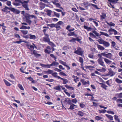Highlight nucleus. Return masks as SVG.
<instances>
[{"mask_svg": "<svg viewBox=\"0 0 122 122\" xmlns=\"http://www.w3.org/2000/svg\"><path fill=\"white\" fill-rule=\"evenodd\" d=\"M43 40L44 42H48L50 41V39L49 37L45 36L43 37Z\"/></svg>", "mask_w": 122, "mask_h": 122, "instance_id": "9d476101", "label": "nucleus"}, {"mask_svg": "<svg viewBox=\"0 0 122 122\" xmlns=\"http://www.w3.org/2000/svg\"><path fill=\"white\" fill-rule=\"evenodd\" d=\"M97 46L98 49L101 50H103L105 49V48L103 47L102 46L100 45L97 44Z\"/></svg>", "mask_w": 122, "mask_h": 122, "instance_id": "b1692460", "label": "nucleus"}, {"mask_svg": "<svg viewBox=\"0 0 122 122\" xmlns=\"http://www.w3.org/2000/svg\"><path fill=\"white\" fill-rule=\"evenodd\" d=\"M71 26L70 25H68L66 27V29L68 30H74V28L71 29H69L71 28Z\"/></svg>", "mask_w": 122, "mask_h": 122, "instance_id": "e433bc0d", "label": "nucleus"}, {"mask_svg": "<svg viewBox=\"0 0 122 122\" xmlns=\"http://www.w3.org/2000/svg\"><path fill=\"white\" fill-rule=\"evenodd\" d=\"M77 114L80 117H82L84 115V113L82 111H78Z\"/></svg>", "mask_w": 122, "mask_h": 122, "instance_id": "f8f14e48", "label": "nucleus"}, {"mask_svg": "<svg viewBox=\"0 0 122 122\" xmlns=\"http://www.w3.org/2000/svg\"><path fill=\"white\" fill-rule=\"evenodd\" d=\"M53 88L56 90L59 91H61V88L60 87V86L59 85L58 86H56V87H54Z\"/></svg>", "mask_w": 122, "mask_h": 122, "instance_id": "c756f323", "label": "nucleus"}, {"mask_svg": "<svg viewBox=\"0 0 122 122\" xmlns=\"http://www.w3.org/2000/svg\"><path fill=\"white\" fill-rule=\"evenodd\" d=\"M100 17L101 19V20H103L106 18L107 16L106 14L104 13H103L102 15H100Z\"/></svg>", "mask_w": 122, "mask_h": 122, "instance_id": "aec40b11", "label": "nucleus"}, {"mask_svg": "<svg viewBox=\"0 0 122 122\" xmlns=\"http://www.w3.org/2000/svg\"><path fill=\"white\" fill-rule=\"evenodd\" d=\"M118 0H110V2L112 3H117V2Z\"/></svg>", "mask_w": 122, "mask_h": 122, "instance_id": "e2e57ef3", "label": "nucleus"}, {"mask_svg": "<svg viewBox=\"0 0 122 122\" xmlns=\"http://www.w3.org/2000/svg\"><path fill=\"white\" fill-rule=\"evenodd\" d=\"M118 83H122V81L119 79L118 78H117L115 80Z\"/></svg>", "mask_w": 122, "mask_h": 122, "instance_id": "4c0bfd02", "label": "nucleus"}, {"mask_svg": "<svg viewBox=\"0 0 122 122\" xmlns=\"http://www.w3.org/2000/svg\"><path fill=\"white\" fill-rule=\"evenodd\" d=\"M103 42L102 43H100L101 44H103L104 46L106 47H109L110 46L109 43L108 42L106 41H103Z\"/></svg>", "mask_w": 122, "mask_h": 122, "instance_id": "1a4fd4ad", "label": "nucleus"}, {"mask_svg": "<svg viewBox=\"0 0 122 122\" xmlns=\"http://www.w3.org/2000/svg\"><path fill=\"white\" fill-rule=\"evenodd\" d=\"M97 61L100 65L103 66V67H105V65L104 64V63L102 59H98L97 60Z\"/></svg>", "mask_w": 122, "mask_h": 122, "instance_id": "423d86ee", "label": "nucleus"}, {"mask_svg": "<svg viewBox=\"0 0 122 122\" xmlns=\"http://www.w3.org/2000/svg\"><path fill=\"white\" fill-rule=\"evenodd\" d=\"M54 15L57 17L59 18L60 16V14L56 12H53Z\"/></svg>", "mask_w": 122, "mask_h": 122, "instance_id": "09e8293b", "label": "nucleus"}, {"mask_svg": "<svg viewBox=\"0 0 122 122\" xmlns=\"http://www.w3.org/2000/svg\"><path fill=\"white\" fill-rule=\"evenodd\" d=\"M107 25L110 26H114L115 24L112 22H110L109 23L107 22Z\"/></svg>", "mask_w": 122, "mask_h": 122, "instance_id": "bb28decb", "label": "nucleus"}, {"mask_svg": "<svg viewBox=\"0 0 122 122\" xmlns=\"http://www.w3.org/2000/svg\"><path fill=\"white\" fill-rule=\"evenodd\" d=\"M3 81L5 84L7 86H10V83L5 79H4Z\"/></svg>", "mask_w": 122, "mask_h": 122, "instance_id": "2f4dec72", "label": "nucleus"}, {"mask_svg": "<svg viewBox=\"0 0 122 122\" xmlns=\"http://www.w3.org/2000/svg\"><path fill=\"white\" fill-rule=\"evenodd\" d=\"M59 74L60 75H62L63 76H67L66 75L65 73H64L63 72H60V73H59Z\"/></svg>", "mask_w": 122, "mask_h": 122, "instance_id": "13d9d810", "label": "nucleus"}, {"mask_svg": "<svg viewBox=\"0 0 122 122\" xmlns=\"http://www.w3.org/2000/svg\"><path fill=\"white\" fill-rule=\"evenodd\" d=\"M76 105L74 104H72L70 105V107L68 109L69 110L71 109L73 110L74 109V107L75 106H76Z\"/></svg>", "mask_w": 122, "mask_h": 122, "instance_id": "473e14b6", "label": "nucleus"}, {"mask_svg": "<svg viewBox=\"0 0 122 122\" xmlns=\"http://www.w3.org/2000/svg\"><path fill=\"white\" fill-rule=\"evenodd\" d=\"M80 107L82 108H84L85 107V105L83 103H80Z\"/></svg>", "mask_w": 122, "mask_h": 122, "instance_id": "0e129e2a", "label": "nucleus"}, {"mask_svg": "<svg viewBox=\"0 0 122 122\" xmlns=\"http://www.w3.org/2000/svg\"><path fill=\"white\" fill-rule=\"evenodd\" d=\"M55 24H48L47 25L48 26L50 27L51 28L55 27Z\"/></svg>", "mask_w": 122, "mask_h": 122, "instance_id": "ea45409f", "label": "nucleus"}, {"mask_svg": "<svg viewBox=\"0 0 122 122\" xmlns=\"http://www.w3.org/2000/svg\"><path fill=\"white\" fill-rule=\"evenodd\" d=\"M29 0H27L26 1L21 0H18V3L16 2V6H18L20 5V3L22 4V6L25 8L26 10H29L28 7V3L29 2Z\"/></svg>", "mask_w": 122, "mask_h": 122, "instance_id": "f257e3e1", "label": "nucleus"}, {"mask_svg": "<svg viewBox=\"0 0 122 122\" xmlns=\"http://www.w3.org/2000/svg\"><path fill=\"white\" fill-rule=\"evenodd\" d=\"M48 42V44L50 45H51L52 47H53L55 46V44H54V43H53L52 42L50 41Z\"/></svg>", "mask_w": 122, "mask_h": 122, "instance_id": "49530a36", "label": "nucleus"}, {"mask_svg": "<svg viewBox=\"0 0 122 122\" xmlns=\"http://www.w3.org/2000/svg\"><path fill=\"white\" fill-rule=\"evenodd\" d=\"M71 102L73 103L76 104L77 102V100L76 98L72 99L71 100Z\"/></svg>", "mask_w": 122, "mask_h": 122, "instance_id": "864d4df0", "label": "nucleus"}, {"mask_svg": "<svg viewBox=\"0 0 122 122\" xmlns=\"http://www.w3.org/2000/svg\"><path fill=\"white\" fill-rule=\"evenodd\" d=\"M105 115L109 119L111 120H113V117L112 115L107 114H106Z\"/></svg>", "mask_w": 122, "mask_h": 122, "instance_id": "a211bd4d", "label": "nucleus"}, {"mask_svg": "<svg viewBox=\"0 0 122 122\" xmlns=\"http://www.w3.org/2000/svg\"><path fill=\"white\" fill-rule=\"evenodd\" d=\"M40 65L43 68H50L51 66H52V64H44L42 63H40Z\"/></svg>", "mask_w": 122, "mask_h": 122, "instance_id": "39448f33", "label": "nucleus"}, {"mask_svg": "<svg viewBox=\"0 0 122 122\" xmlns=\"http://www.w3.org/2000/svg\"><path fill=\"white\" fill-rule=\"evenodd\" d=\"M75 33L74 32H70L69 33L67 34V36H73V35Z\"/></svg>", "mask_w": 122, "mask_h": 122, "instance_id": "8fccbe9b", "label": "nucleus"}, {"mask_svg": "<svg viewBox=\"0 0 122 122\" xmlns=\"http://www.w3.org/2000/svg\"><path fill=\"white\" fill-rule=\"evenodd\" d=\"M36 38V36L34 35L30 34V39H34Z\"/></svg>", "mask_w": 122, "mask_h": 122, "instance_id": "f704fd0d", "label": "nucleus"}, {"mask_svg": "<svg viewBox=\"0 0 122 122\" xmlns=\"http://www.w3.org/2000/svg\"><path fill=\"white\" fill-rule=\"evenodd\" d=\"M65 86L68 89H69L70 90L72 91L74 90V88L70 86H68L67 85H65Z\"/></svg>", "mask_w": 122, "mask_h": 122, "instance_id": "9b49d317", "label": "nucleus"}, {"mask_svg": "<svg viewBox=\"0 0 122 122\" xmlns=\"http://www.w3.org/2000/svg\"><path fill=\"white\" fill-rule=\"evenodd\" d=\"M107 113L108 114H115V113L114 112L112 111H107Z\"/></svg>", "mask_w": 122, "mask_h": 122, "instance_id": "5fc2aeb1", "label": "nucleus"}, {"mask_svg": "<svg viewBox=\"0 0 122 122\" xmlns=\"http://www.w3.org/2000/svg\"><path fill=\"white\" fill-rule=\"evenodd\" d=\"M99 84H101V87L103 88L106 90H107L106 88L108 86L106 85L103 83H100Z\"/></svg>", "mask_w": 122, "mask_h": 122, "instance_id": "2eb2a0df", "label": "nucleus"}, {"mask_svg": "<svg viewBox=\"0 0 122 122\" xmlns=\"http://www.w3.org/2000/svg\"><path fill=\"white\" fill-rule=\"evenodd\" d=\"M44 52L46 53H47L48 54H49L51 52L50 51H48L47 49H45Z\"/></svg>", "mask_w": 122, "mask_h": 122, "instance_id": "603ef678", "label": "nucleus"}, {"mask_svg": "<svg viewBox=\"0 0 122 122\" xmlns=\"http://www.w3.org/2000/svg\"><path fill=\"white\" fill-rule=\"evenodd\" d=\"M53 71L50 69H48L47 71H45L44 72L46 74H52L53 72Z\"/></svg>", "mask_w": 122, "mask_h": 122, "instance_id": "412c9836", "label": "nucleus"}, {"mask_svg": "<svg viewBox=\"0 0 122 122\" xmlns=\"http://www.w3.org/2000/svg\"><path fill=\"white\" fill-rule=\"evenodd\" d=\"M90 36L93 38L97 39V36L101 38L100 37V34L97 32L96 31H92V33H89Z\"/></svg>", "mask_w": 122, "mask_h": 122, "instance_id": "f03ea898", "label": "nucleus"}, {"mask_svg": "<svg viewBox=\"0 0 122 122\" xmlns=\"http://www.w3.org/2000/svg\"><path fill=\"white\" fill-rule=\"evenodd\" d=\"M17 86L21 90L23 91L24 90V89L23 88L22 85L20 84H18Z\"/></svg>", "mask_w": 122, "mask_h": 122, "instance_id": "72a5a7b5", "label": "nucleus"}, {"mask_svg": "<svg viewBox=\"0 0 122 122\" xmlns=\"http://www.w3.org/2000/svg\"><path fill=\"white\" fill-rule=\"evenodd\" d=\"M46 12L47 13V15L49 16H50L52 12V11L50 10H48L46 11Z\"/></svg>", "mask_w": 122, "mask_h": 122, "instance_id": "58836bf2", "label": "nucleus"}, {"mask_svg": "<svg viewBox=\"0 0 122 122\" xmlns=\"http://www.w3.org/2000/svg\"><path fill=\"white\" fill-rule=\"evenodd\" d=\"M57 74V73L56 72H54L53 73L52 75L54 76V77L57 78L58 79H60V78H61V77L60 76H58L56 75Z\"/></svg>", "mask_w": 122, "mask_h": 122, "instance_id": "dca6fc26", "label": "nucleus"}, {"mask_svg": "<svg viewBox=\"0 0 122 122\" xmlns=\"http://www.w3.org/2000/svg\"><path fill=\"white\" fill-rule=\"evenodd\" d=\"M104 60L106 63L107 64H110L112 62V61L106 58H104Z\"/></svg>", "mask_w": 122, "mask_h": 122, "instance_id": "a878e982", "label": "nucleus"}, {"mask_svg": "<svg viewBox=\"0 0 122 122\" xmlns=\"http://www.w3.org/2000/svg\"><path fill=\"white\" fill-rule=\"evenodd\" d=\"M59 25H61L64 24V23L62 21H59L57 23Z\"/></svg>", "mask_w": 122, "mask_h": 122, "instance_id": "338daca9", "label": "nucleus"}, {"mask_svg": "<svg viewBox=\"0 0 122 122\" xmlns=\"http://www.w3.org/2000/svg\"><path fill=\"white\" fill-rule=\"evenodd\" d=\"M22 42L26 43L25 41H22V40H20L19 41H16V43L18 44H20Z\"/></svg>", "mask_w": 122, "mask_h": 122, "instance_id": "79ce46f5", "label": "nucleus"}, {"mask_svg": "<svg viewBox=\"0 0 122 122\" xmlns=\"http://www.w3.org/2000/svg\"><path fill=\"white\" fill-rule=\"evenodd\" d=\"M88 56L90 58H93L94 55L93 54H88Z\"/></svg>", "mask_w": 122, "mask_h": 122, "instance_id": "680f3d73", "label": "nucleus"}, {"mask_svg": "<svg viewBox=\"0 0 122 122\" xmlns=\"http://www.w3.org/2000/svg\"><path fill=\"white\" fill-rule=\"evenodd\" d=\"M114 117L115 120L116 121H117V122H120V119L118 118V116L115 115L114 116Z\"/></svg>", "mask_w": 122, "mask_h": 122, "instance_id": "4be33fe9", "label": "nucleus"}, {"mask_svg": "<svg viewBox=\"0 0 122 122\" xmlns=\"http://www.w3.org/2000/svg\"><path fill=\"white\" fill-rule=\"evenodd\" d=\"M31 54L32 55L34 54L35 56L37 58L41 56V55L40 54H38L37 52L35 50H33V53H31Z\"/></svg>", "mask_w": 122, "mask_h": 122, "instance_id": "0eeeda50", "label": "nucleus"}, {"mask_svg": "<svg viewBox=\"0 0 122 122\" xmlns=\"http://www.w3.org/2000/svg\"><path fill=\"white\" fill-rule=\"evenodd\" d=\"M108 73L109 74V75H110L111 76H113L115 74L113 71L111 70H110L108 72Z\"/></svg>", "mask_w": 122, "mask_h": 122, "instance_id": "4468645a", "label": "nucleus"}, {"mask_svg": "<svg viewBox=\"0 0 122 122\" xmlns=\"http://www.w3.org/2000/svg\"><path fill=\"white\" fill-rule=\"evenodd\" d=\"M30 28V27H27L26 26H22L20 28V29H29Z\"/></svg>", "mask_w": 122, "mask_h": 122, "instance_id": "de8ad7c7", "label": "nucleus"}, {"mask_svg": "<svg viewBox=\"0 0 122 122\" xmlns=\"http://www.w3.org/2000/svg\"><path fill=\"white\" fill-rule=\"evenodd\" d=\"M29 16H30V18H34L35 19H36L37 18V17L36 16L33 15H29Z\"/></svg>", "mask_w": 122, "mask_h": 122, "instance_id": "052dcab7", "label": "nucleus"}, {"mask_svg": "<svg viewBox=\"0 0 122 122\" xmlns=\"http://www.w3.org/2000/svg\"><path fill=\"white\" fill-rule=\"evenodd\" d=\"M2 10L4 12L8 13L10 12L9 8L6 6H5V7L2 9Z\"/></svg>", "mask_w": 122, "mask_h": 122, "instance_id": "6e6552de", "label": "nucleus"}, {"mask_svg": "<svg viewBox=\"0 0 122 122\" xmlns=\"http://www.w3.org/2000/svg\"><path fill=\"white\" fill-rule=\"evenodd\" d=\"M58 2H52V3L54 5L56 6L57 7H59L60 6V5L59 3H58Z\"/></svg>", "mask_w": 122, "mask_h": 122, "instance_id": "393cba45", "label": "nucleus"}, {"mask_svg": "<svg viewBox=\"0 0 122 122\" xmlns=\"http://www.w3.org/2000/svg\"><path fill=\"white\" fill-rule=\"evenodd\" d=\"M9 10H10V11H11L12 12H15V9L14 8H12V7H10L9 8Z\"/></svg>", "mask_w": 122, "mask_h": 122, "instance_id": "bf43d9fd", "label": "nucleus"}, {"mask_svg": "<svg viewBox=\"0 0 122 122\" xmlns=\"http://www.w3.org/2000/svg\"><path fill=\"white\" fill-rule=\"evenodd\" d=\"M100 33H101V34H100V36L102 35H104L107 37H108L109 36V35L107 33H105L101 31L100 32Z\"/></svg>", "mask_w": 122, "mask_h": 122, "instance_id": "7c9ffc66", "label": "nucleus"}, {"mask_svg": "<svg viewBox=\"0 0 122 122\" xmlns=\"http://www.w3.org/2000/svg\"><path fill=\"white\" fill-rule=\"evenodd\" d=\"M61 80L63 81V84H66L68 82V80L66 79H64V78H61H61H60Z\"/></svg>", "mask_w": 122, "mask_h": 122, "instance_id": "f3484780", "label": "nucleus"}, {"mask_svg": "<svg viewBox=\"0 0 122 122\" xmlns=\"http://www.w3.org/2000/svg\"><path fill=\"white\" fill-rule=\"evenodd\" d=\"M79 61L81 63H83V58L81 57H79Z\"/></svg>", "mask_w": 122, "mask_h": 122, "instance_id": "6e6d98bb", "label": "nucleus"}, {"mask_svg": "<svg viewBox=\"0 0 122 122\" xmlns=\"http://www.w3.org/2000/svg\"><path fill=\"white\" fill-rule=\"evenodd\" d=\"M83 4L84 5V7L85 8H87L89 6H91V3H89L87 2H84Z\"/></svg>", "mask_w": 122, "mask_h": 122, "instance_id": "6ab92c4d", "label": "nucleus"}, {"mask_svg": "<svg viewBox=\"0 0 122 122\" xmlns=\"http://www.w3.org/2000/svg\"><path fill=\"white\" fill-rule=\"evenodd\" d=\"M116 102H120V103H122V99H117V100Z\"/></svg>", "mask_w": 122, "mask_h": 122, "instance_id": "774afa93", "label": "nucleus"}, {"mask_svg": "<svg viewBox=\"0 0 122 122\" xmlns=\"http://www.w3.org/2000/svg\"><path fill=\"white\" fill-rule=\"evenodd\" d=\"M55 27L57 29V30H59V29L61 28L60 26L57 23L55 24Z\"/></svg>", "mask_w": 122, "mask_h": 122, "instance_id": "a19ab883", "label": "nucleus"}, {"mask_svg": "<svg viewBox=\"0 0 122 122\" xmlns=\"http://www.w3.org/2000/svg\"><path fill=\"white\" fill-rule=\"evenodd\" d=\"M76 41V39L74 38H72L71 39L69 40V41L71 42H74Z\"/></svg>", "mask_w": 122, "mask_h": 122, "instance_id": "3c124183", "label": "nucleus"}, {"mask_svg": "<svg viewBox=\"0 0 122 122\" xmlns=\"http://www.w3.org/2000/svg\"><path fill=\"white\" fill-rule=\"evenodd\" d=\"M59 62L60 63L62 64L65 66L66 65V62H64L61 60H60L59 61Z\"/></svg>", "mask_w": 122, "mask_h": 122, "instance_id": "a18cd8bd", "label": "nucleus"}, {"mask_svg": "<svg viewBox=\"0 0 122 122\" xmlns=\"http://www.w3.org/2000/svg\"><path fill=\"white\" fill-rule=\"evenodd\" d=\"M30 48H29V49L31 51H32L34 50L35 48L34 46L32 45H30Z\"/></svg>", "mask_w": 122, "mask_h": 122, "instance_id": "4d7b16f0", "label": "nucleus"}, {"mask_svg": "<svg viewBox=\"0 0 122 122\" xmlns=\"http://www.w3.org/2000/svg\"><path fill=\"white\" fill-rule=\"evenodd\" d=\"M52 64V66H54L55 65H57L59 64L58 62L55 61H53L51 64Z\"/></svg>", "mask_w": 122, "mask_h": 122, "instance_id": "37998d69", "label": "nucleus"}, {"mask_svg": "<svg viewBox=\"0 0 122 122\" xmlns=\"http://www.w3.org/2000/svg\"><path fill=\"white\" fill-rule=\"evenodd\" d=\"M91 5L95 9H96L97 10H99L100 9V8L97 6V5L91 3Z\"/></svg>", "mask_w": 122, "mask_h": 122, "instance_id": "5701e85b", "label": "nucleus"}, {"mask_svg": "<svg viewBox=\"0 0 122 122\" xmlns=\"http://www.w3.org/2000/svg\"><path fill=\"white\" fill-rule=\"evenodd\" d=\"M112 54L111 53H109L108 54H107L106 57L109 59H110L112 57Z\"/></svg>", "mask_w": 122, "mask_h": 122, "instance_id": "cd10ccee", "label": "nucleus"}, {"mask_svg": "<svg viewBox=\"0 0 122 122\" xmlns=\"http://www.w3.org/2000/svg\"><path fill=\"white\" fill-rule=\"evenodd\" d=\"M102 117H100L98 116H97L95 117L96 120L97 121H99V120L102 121L101 119H102Z\"/></svg>", "mask_w": 122, "mask_h": 122, "instance_id": "c9c22d12", "label": "nucleus"}, {"mask_svg": "<svg viewBox=\"0 0 122 122\" xmlns=\"http://www.w3.org/2000/svg\"><path fill=\"white\" fill-rule=\"evenodd\" d=\"M76 49L77 50H76L75 48V51L74 52V53L78 55L82 56L84 52V51L82 50L81 48L80 47H78L76 48Z\"/></svg>", "mask_w": 122, "mask_h": 122, "instance_id": "7ed1b4c3", "label": "nucleus"}, {"mask_svg": "<svg viewBox=\"0 0 122 122\" xmlns=\"http://www.w3.org/2000/svg\"><path fill=\"white\" fill-rule=\"evenodd\" d=\"M71 101L70 98H67L65 100L63 101V103L64 104H66V102H67V104L69 105H71L73 104L71 102Z\"/></svg>", "mask_w": 122, "mask_h": 122, "instance_id": "20e7f679", "label": "nucleus"}, {"mask_svg": "<svg viewBox=\"0 0 122 122\" xmlns=\"http://www.w3.org/2000/svg\"><path fill=\"white\" fill-rule=\"evenodd\" d=\"M26 21L29 24V25H30L31 24V21L30 20L28 19H26Z\"/></svg>", "mask_w": 122, "mask_h": 122, "instance_id": "69168bd1", "label": "nucleus"}, {"mask_svg": "<svg viewBox=\"0 0 122 122\" xmlns=\"http://www.w3.org/2000/svg\"><path fill=\"white\" fill-rule=\"evenodd\" d=\"M69 49L68 47L67 46H64L63 48V50L65 51H67Z\"/></svg>", "mask_w": 122, "mask_h": 122, "instance_id": "c03bdc74", "label": "nucleus"}, {"mask_svg": "<svg viewBox=\"0 0 122 122\" xmlns=\"http://www.w3.org/2000/svg\"><path fill=\"white\" fill-rule=\"evenodd\" d=\"M40 7L41 8V9H44L45 7L46 4L42 2H41L40 3Z\"/></svg>", "mask_w": 122, "mask_h": 122, "instance_id": "ddd939ff", "label": "nucleus"}, {"mask_svg": "<svg viewBox=\"0 0 122 122\" xmlns=\"http://www.w3.org/2000/svg\"><path fill=\"white\" fill-rule=\"evenodd\" d=\"M84 27L85 29L86 30H92V28L90 27H88L87 26L84 25Z\"/></svg>", "mask_w": 122, "mask_h": 122, "instance_id": "c85d7f7f", "label": "nucleus"}]
</instances>
